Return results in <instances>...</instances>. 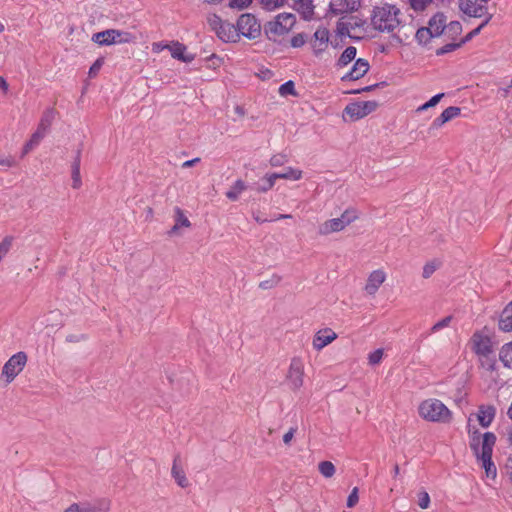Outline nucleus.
<instances>
[{"label":"nucleus","mask_w":512,"mask_h":512,"mask_svg":"<svg viewBox=\"0 0 512 512\" xmlns=\"http://www.w3.org/2000/svg\"><path fill=\"white\" fill-rule=\"evenodd\" d=\"M400 15L401 11L395 5L385 3L375 6L371 14V25L381 33L392 34L402 24Z\"/></svg>","instance_id":"1"},{"label":"nucleus","mask_w":512,"mask_h":512,"mask_svg":"<svg viewBox=\"0 0 512 512\" xmlns=\"http://www.w3.org/2000/svg\"><path fill=\"white\" fill-rule=\"evenodd\" d=\"M418 413L429 422L450 423L452 420V412L442 401L435 398L423 400L418 406Z\"/></svg>","instance_id":"2"},{"label":"nucleus","mask_w":512,"mask_h":512,"mask_svg":"<svg viewBox=\"0 0 512 512\" xmlns=\"http://www.w3.org/2000/svg\"><path fill=\"white\" fill-rule=\"evenodd\" d=\"M496 442V436L492 432H486L483 435L481 455L477 456V460L482 462L486 476L494 479L497 475V469L492 462V451Z\"/></svg>","instance_id":"3"},{"label":"nucleus","mask_w":512,"mask_h":512,"mask_svg":"<svg viewBox=\"0 0 512 512\" xmlns=\"http://www.w3.org/2000/svg\"><path fill=\"white\" fill-rule=\"evenodd\" d=\"M296 23V17L292 13H280L275 17L274 21H270L265 25V33L271 36H281L288 33Z\"/></svg>","instance_id":"4"},{"label":"nucleus","mask_w":512,"mask_h":512,"mask_svg":"<svg viewBox=\"0 0 512 512\" xmlns=\"http://www.w3.org/2000/svg\"><path fill=\"white\" fill-rule=\"evenodd\" d=\"M237 33L249 39H255L261 34V25L253 14H242L236 24Z\"/></svg>","instance_id":"5"},{"label":"nucleus","mask_w":512,"mask_h":512,"mask_svg":"<svg viewBox=\"0 0 512 512\" xmlns=\"http://www.w3.org/2000/svg\"><path fill=\"white\" fill-rule=\"evenodd\" d=\"M27 354L23 351L12 355L4 364L2 375L5 376L8 383L12 382L16 376L24 369L27 363Z\"/></svg>","instance_id":"6"},{"label":"nucleus","mask_w":512,"mask_h":512,"mask_svg":"<svg viewBox=\"0 0 512 512\" xmlns=\"http://www.w3.org/2000/svg\"><path fill=\"white\" fill-rule=\"evenodd\" d=\"M378 107V102L376 101H356L349 103L345 109L344 113L350 117L352 121L360 120L367 115L374 112Z\"/></svg>","instance_id":"7"},{"label":"nucleus","mask_w":512,"mask_h":512,"mask_svg":"<svg viewBox=\"0 0 512 512\" xmlns=\"http://www.w3.org/2000/svg\"><path fill=\"white\" fill-rule=\"evenodd\" d=\"M487 0H458V6L462 13L469 17H487L488 9L485 3Z\"/></svg>","instance_id":"8"},{"label":"nucleus","mask_w":512,"mask_h":512,"mask_svg":"<svg viewBox=\"0 0 512 512\" xmlns=\"http://www.w3.org/2000/svg\"><path fill=\"white\" fill-rule=\"evenodd\" d=\"M304 377V364L300 358H293L291 360L287 380L292 390H298L303 386Z\"/></svg>","instance_id":"9"},{"label":"nucleus","mask_w":512,"mask_h":512,"mask_svg":"<svg viewBox=\"0 0 512 512\" xmlns=\"http://www.w3.org/2000/svg\"><path fill=\"white\" fill-rule=\"evenodd\" d=\"M329 37V30L325 27H319L314 32L310 44L316 56H319L322 52L326 50L329 43Z\"/></svg>","instance_id":"10"},{"label":"nucleus","mask_w":512,"mask_h":512,"mask_svg":"<svg viewBox=\"0 0 512 512\" xmlns=\"http://www.w3.org/2000/svg\"><path fill=\"white\" fill-rule=\"evenodd\" d=\"M359 8V0H331L329 4V10L335 15L354 12Z\"/></svg>","instance_id":"11"},{"label":"nucleus","mask_w":512,"mask_h":512,"mask_svg":"<svg viewBox=\"0 0 512 512\" xmlns=\"http://www.w3.org/2000/svg\"><path fill=\"white\" fill-rule=\"evenodd\" d=\"M370 65L366 59L359 58L355 61L352 68L341 77L342 81H356L362 78L368 71Z\"/></svg>","instance_id":"12"},{"label":"nucleus","mask_w":512,"mask_h":512,"mask_svg":"<svg viewBox=\"0 0 512 512\" xmlns=\"http://www.w3.org/2000/svg\"><path fill=\"white\" fill-rule=\"evenodd\" d=\"M473 351L480 356H488L492 353V342L488 336L475 333L472 336Z\"/></svg>","instance_id":"13"},{"label":"nucleus","mask_w":512,"mask_h":512,"mask_svg":"<svg viewBox=\"0 0 512 512\" xmlns=\"http://www.w3.org/2000/svg\"><path fill=\"white\" fill-rule=\"evenodd\" d=\"M337 338V334L330 328L319 330L313 339V347L317 351L323 349Z\"/></svg>","instance_id":"14"},{"label":"nucleus","mask_w":512,"mask_h":512,"mask_svg":"<svg viewBox=\"0 0 512 512\" xmlns=\"http://www.w3.org/2000/svg\"><path fill=\"white\" fill-rule=\"evenodd\" d=\"M386 279V274L382 270H374L370 273L367 283L365 285V291L369 295H374L379 287L383 284Z\"/></svg>","instance_id":"15"},{"label":"nucleus","mask_w":512,"mask_h":512,"mask_svg":"<svg viewBox=\"0 0 512 512\" xmlns=\"http://www.w3.org/2000/svg\"><path fill=\"white\" fill-rule=\"evenodd\" d=\"M496 415V408L493 405H480L478 408L477 419L483 428L491 425Z\"/></svg>","instance_id":"16"},{"label":"nucleus","mask_w":512,"mask_h":512,"mask_svg":"<svg viewBox=\"0 0 512 512\" xmlns=\"http://www.w3.org/2000/svg\"><path fill=\"white\" fill-rule=\"evenodd\" d=\"M165 48H167L170 51L171 56L173 58L180 60L182 62L190 63L195 58L193 54H187L186 46L179 42H174L171 45H166Z\"/></svg>","instance_id":"17"},{"label":"nucleus","mask_w":512,"mask_h":512,"mask_svg":"<svg viewBox=\"0 0 512 512\" xmlns=\"http://www.w3.org/2000/svg\"><path fill=\"white\" fill-rule=\"evenodd\" d=\"M81 512H109L110 503L106 499L96 500L94 502H79Z\"/></svg>","instance_id":"18"},{"label":"nucleus","mask_w":512,"mask_h":512,"mask_svg":"<svg viewBox=\"0 0 512 512\" xmlns=\"http://www.w3.org/2000/svg\"><path fill=\"white\" fill-rule=\"evenodd\" d=\"M345 229L343 221L340 218H333L325 221L319 225L318 232L320 235H329L334 232H339Z\"/></svg>","instance_id":"19"},{"label":"nucleus","mask_w":512,"mask_h":512,"mask_svg":"<svg viewBox=\"0 0 512 512\" xmlns=\"http://www.w3.org/2000/svg\"><path fill=\"white\" fill-rule=\"evenodd\" d=\"M446 27V16L443 13H436L428 22V28L435 37L444 33Z\"/></svg>","instance_id":"20"},{"label":"nucleus","mask_w":512,"mask_h":512,"mask_svg":"<svg viewBox=\"0 0 512 512\" xmlns=\"http://www.w3.org/2000/svg\"><path fill=\"white\" fill-rule=\"evenodd\" d=\"M313 0H297L294 9L301 14L304 20H311L314 16Z\"/></svg>","instance_id":"21"},{"label":"nucleus","mask_w":512,"mask_h":512,"mask_svg":"<svg viewBox=\"0 0 512 512\" xmlns=\"http://www.w3.org/2000/svg\"><path fill=\"white\" fill-rule=\"evenodd\" d=\"M171 475L181 488L189 486V481L182 467L179 465V456H176L171 468Z\"/></svg>","instance_id":"22"},{"label":"nucleus","mask_w":512,"mask_h":512,"mask_svg":"<svg viewBox=\"0 0 512 512\" xmlns=\"http://www.w3.org/2000/svg\"><path fill=\"white\" fill-rule=\"evenodd\" d=\"M216 34L221 40L225 42L235 41V39L238 37L235 25L228 22H223L219 29L216 31Z\"/></svg>","instance_id":"23"},{"label":"nucleus","mask_w":512,"mask_h":512,"mask_svg":"<svg viewBox=\"0 0 512 512\" xmlns=\"http://www.w3.org/2000/svg\"><path fill=\"white\" fill-rule=\"evenodd\" d=\"M114 34L117 35L116 29H107L93 34L92 41L101 46L112 45L115 44Z\"/></svg>","instance_id":"24"},{"label":"nucleus","mask_w":512,"mask_h":512,"mask_svg":"<svg viewBox=\"0 0 512 512\" xmlns=\"http://www.w3.org/2000/svg\"><path fill=\"white\" fill-rule=\"evenodd\" d=\"M498 327L503 332L512 331V301L503 309L498 322Z\"/></svg>","instance_id":"25"},{"label":"nucleus","mask_w":512,"mask_h":512,"mask_svg":"<svg viewBox=\"0 0 512 512\" xmlns=\"http://www.w3.org/2000/svg\"><path fill=\"white\" fill-rule=\"evenodd\" d=\"M80 161H81V150L78 149L76 152L75 159L71 165L72 187L74 189H78L82 185L81 176H80Z\"/></svg>","instance_id":"26"},{"label":"nucleus","mask_w":512,"mask_h":512,"mask_svg":"<svg viewBox=\"0 0 512 512\" xmlns=\"http://www.w3.org/2000/svg\"><path fill=\"white\" fill-rule=\"evenodd\" d=\"M483 435L484 434H481L478 429H475L473 431L469 430V446L473 451L475 457L481 455Z\"/></svg>","instance_id":"27"},{"label":"nucleus","mask_w":512,"mask_h":512,"mask_svg":"<svg viewBox=\"0 0 512 512\" xmlns=\"http://www.w3.org/2000/svg\"><path fill=\"white\" fill-rule=\"evenodd\" d=\"M191 223L189 219L185 216L182 209L179 207L175 208V224L171 228V230L168 232L169 235L175 234L180 227H190Z\"/></svg>","instance_id":"28"},{"label":"nucleus","mask_w":512,"mask_h":512,"mask_svg":"<svg viewBox=\"0 0 512 512\" xmlns=\"http://www.w3.org/2000/svg\"><path fill=\"white\" fill-rule=\"evenodd\" d=\"M357 49L354 46H348L340 55L336 62L338 68H343L352 62L356 57Z\"/></svg>","instance_id":"29"},{"label":"nucleus","mask_w":512,"mask_h":512,"mask_svg":"<svg viewBox=\"0 0 512 512\" xmlns=\"http://www.w3.org/2000/svg\"><path fill=\"white\" fill-rule=\"evenodd\" d=\"M247 189V185L241 179H238L230 190L226 192V197L231 201H236L239 195Z\"/></svg>","instance_id":"30"},{"label":"nucleus","mask_w":512,"mask_h":512,"mask_svg":"<svg viewBox=\"0 0 512 512\" xmlns=\"http://www.w3.org/2000/svg\"><path fill=\"white\" fill-rule=\"evenodd\" d=\"M274 179H290V180H299L302 178V171L299 169H295L292 167L285 168L284 172L281 173H273Z\"/></svg>","instance_id":"31"},{"label":"nucleus","mask_w":512,"mask_h":512,"mask_svg":"<svg viewBox=\"0 0 512 512\" xmlns=\"http://www.w3.org/2000/svg\"><path fill=\"white\" fill-rule=\"evenodd\" d=\"M499 357L505 367L512 369V342L505 344L501 348Z\"/></svg>","instance_id":"32"},{"label":"nucleus","mask_w":512,"mask_h":512,"mask_svg":"<svg viewBox=\"0 0 512 512\" xmlns=\"http://www.w3.org/2000/svg\"><path fill=\"white\" fill-rule=\"evenodd\" d=\"M44 138L42 131H35L30 140L24 145L22 151V157L28 154L34 147H36L40 141Z\"/></svg>","instance_id":"33"},{"label":"nucleus","mask_w":512,"mask_h":512,"mask_svg":"<svg viewBox=\"0 0 512 512\" xmlns=\"http://www.w3.org/2000/svg\"><path fill=\"white\" fill-rule=\"evenodd\" d=\"M53 119H54V110L49 109V110L45 111L36 131H42L43 135L45 136L47 130L51 126Z\"/></svg>","instance_id":"34"},{"label":"nucleus","mask_w":512,"mask_h":512,"mask_svg":"<svg viewBox=\"0 0 512 512\" xmlns=\"http://www.w3.org/2000/svg\"><path fill=\"white\" fill-rule=\"evenodd\" d=\"M441 265L442 261L439 259L428 261L423 267L422 277L424 279L430 278L432 274L441 267Z\"/></svg>","instance_id":"35"},{"label":"nucleus","mask_w":512,"mask_h":512,"mask_svg":"<svg viewBox=\"0 0 512 512\" xmlns=\"http://www.w3.org/2000/svg\"><path fill=\"white\" fill-rule=\"evenodd\" d=\"M275 181H276V179L273 178V173L266 174L265 177L262 179V182L259 184H256L254 189L257 192H261V193L267 192L274 186Z\"/></svg>","instance_id":"36"},{"label":"nucleus","mask_w":512,"mask_h":512,"mask_svg":"<svg viewBox=\"0 0 512 512\" xmlns=\"http://www.w3.org/2000/svg\"><path fill=\"white\" fill-rule=\"evenodd\" d=\"M435 37L428 27H421L417 30L415 38L419 44H427L431 38Z\"/></svg>","instance_id":"37"},{"label":"nucleus","mask_w":512,"mask_h":512,"mask_svg":"<svg viewBox=\"0 0 512 512\" xmlns=\"http://www.w3.org/2000/svg\"><path fill=\"white\" fill-rule=\"evenodd\" d=\"M493 15L487 14V17L484 19V21L475 29H473L471 32H469L463 39H461L462 45L468 41H470L473 37L478 35L480 31L491 21Z\"/></svg>","instance_id":"38"},{"label":"nucleus","mask_w":512,"mask_h":512,"mask_svg":"<svg viewBox=\"0 0 512 512\" xmlns=\"http://www.w3.org/2000/svg\"><path fill=\"white\" fill-rule=\"evenodd\" d=\"M359 217L358 212L354 208L346 209L341 216L339 217L341 221H343V225L346 227Z\"/></svg>","instance_id":"39"},{"label":"nucleus","mask_w":512,"mask_h":512,"mask_svg":"<svg viewBox=\"0 0 512 512\" xmlns=\"http://www.w3.org/2000/svg\"><path fill=\"white\" fill-rule=\"evenodd\" d=\"M319 472L326 478H330L335 474V466L330 461H322L318 465Z\"/></svg>","instance_id":"40"},{"label":"nucleus","mask_w":512,"mask_h":512,"mask_svg":"<svg viewBox=\"0 0 512 512\" xmlns=\"http://www.w3.org/2000/svg\"><path fill=\"white\" fill-rule=\"evenodd\" d=\"M411 9L415 12H423L433 3V0H407Z\"/></svg>","instance_id":"41"},{"label":"nucleus","mask_w":512,"mask_h":512,"mask_svg":"<svg viewBox=\"0 0 512 512\" xmlns=\"http://www.w3.org/2000/svg\"><path fill=\"white\" fill-rule=\"evenodd\" d=\"M279 94L281 96H287V95H293V96H296L297 95V92L295 90V85H294V82L292 80H289L285 83H283L280 87H279Z\"/></svg>","instance_id":"42"},{"label":"nucleus","mask_w":512,"mask_h":512,"mask_svg":"<svg viewBox=\"0 0 512 512\" xmlns=\"http://www.w3.org/2000/svg\"><path fill=\"white\" fill-rule=\"evenodd\" d=\"M287 0H260L261 5L268 11H273L285 5Z\"/></svg>","instance_id":"43"},{"label":"nucleus","mask_w":512,"mask_h":512,"mask_svg":"<svg viewBox=\"0 0 512 512\" xmlns=\"http://www.w3.org/2000/svg\"><path fill=\"white\" fill-rule=\"evenodd\" d=\"M14 238L12 236H6L2 242H0V261L7 255L12 247Z\"/></svg>","instance_id":"44"},{"label":"nucleus","mask_w":512,"mask_h":512,"mask_svg":"<svg viewBox=\"0 0 512 512\" xmlns=\"http://www.w3.org/2000/svg\"><path fill=\"white\" fill-rule=\"evenodd\" d=\"M461 31V23L459 21H451L448 25H446L444 33H446L449 36H456L459 35Z\"/></svg>","instance_id":"45"},{"label":"nucleus","mask_w":512,"mask_h":512,"mask_svg":"<svg viewBox=\"0 0 512 512\" xmlns=\"http://www.w3.org/2000/svg\"><path fill=\"white\" fill-rule=\"evenodd\" d=\"M461 113V109L456 106H450L446 108L440 115L445 119L447 122L456 118Z\"/></svg>","instance_id":"46"},{"label":"nucleus","mask_w":512,"mask_h":512,"mask_svg":"<svg viewBox=\"0 0 512 512\" xmlns=\"http://www.w3.org/2000/svg\"><path fill=\"white\" fill-rule=\"evenodd\" d=\"M336 30H337L338 35H340L341 37H346V36L351 37L350 30H352V29H351L348 21H344L343 19H340L337 22Z\"/></svg>","instance_id":"47"},{"label":"nucleus","mask_w":512,"mask_h":512,"mask_svg":"<svg viewBox=\"0 0 512 512\" xmlns=\"http://www.w3.org/2000/svg\"><path fill=\"white\" fill-rule=\"evenodd\" d=\"M462 46V43L461 41L459 42H452V43H448L440 48H438L436 50V55L438 56H441V55H444V54H447V53H450L458 48H460Z\"/></svg>","instance_id":"48"},{"label":"nucleus","mask_w":512,"mask_h":512,"mask_svg":"<svg viewBox=\"0 0 512 512\" xmlns=\"http://www.w3.org/2000/svg\"><path fill=\"white\" fill-rule=\"evenodd\" d=\"M443 97H444V93H439V94L434 95L429 101H427L423 105L419 106L417 111L421 112V111L427 110L428 108L434 107L435 105H437L439 103V101Z\"/></svg>","instance_id":"49"},{"label":"nucleus","mask_w":512,"mask_h":512,"mask_svg":"<svg viewBox=\"0 0 512 512\" xmlns=\"http://www.w3.org/2000/svg\"><path fill=\"white\" fill-rule=\"evenodd\" d=\"M116 32H117V35L114 34L115 44L129 43L134 40V36L129 32L120 31V30H116Z\"/></svg>","instance_id":"50"},{"label":"nucleus","mask_w":512,"mask_h":512,"mask_svg":"<svg viewBox=\"0 0 512 512\" xmlns=\"http://www.w3.org/2000/svg\"><path fill=\"white\" fill-rule=\"evenodd\" d=\"M281 281V277L278 276V275H273L271 279L269 280H264V281H261L259 283V287L261 289H271L273 288L274 286L278 285Z\"/></svg>","instance_id":"51"},{"label":"nucleus","mask_w":512,"mask_h":512,"mask_svg":"<svg viewBox=\"0 0 512 512\" xmlns=\"http://www.w3.org/2000/svg\"><path fill=\"white\" fill-rule=\"evenodd\" d=\"M383 349H376L375 351L371 352L368 356V361L370 365H377L381 362L383 358Z\"/></svg>","instance_id":"52"},{"label":"nucleus","mask_w":512,"mask_h":512,"mask_svg":"<svg viewBox=\"0 0 512 512\" xmlns=\"http://www.w3.org/2000/svg\"><path fill=\"white\" fill-rule=\"evenodd\" d=\"M307 37L304 33H298L292 37L290 43L294 48L302 47L306 43Z\"/></svg>","instance_id":"53"},{"label":"nucleus","mask_w":512,"mask_h":512,"mask_svg":"<svg viewBox=\"0 0 512 512\" xmlns=\"http://www.w3.org/2000/svg\"><path fill=\"white\" fill-rule=\"evenodd\" d=\"M384 86H386V82H380V83H376L373 85L365 86L361 89H354V90L348 91L347 94H360L363 92H370L378 87H384Z\"/></svg>","instance_id":"54"},{"label":"nucleus","mask_w":512,"mask_h":512,"mask_svg":"<svg viewBox=\"0 0 512 512\" xmlns=\"http://www.w3.org/2000/svg\"><path fill=\"white\" fill-rule=\"evenodd\" d=\"M207 22H208L209 26L211 27V29L214 30L215 32L219 29V27L223 23L221 18L216 14L209 15L207 17Z\"/></svg>","instance_id":"55"},{"label":"nucleus","mask_w":512,"mask_h":512,"mask_svg":"<svg viewBox=\"0 0 512 512\" xmlns=\"http://www.w3.org/2000/svg\"><path fill=\"white\" fill-rule=\"evenodd\" d=\"M452 320V316H447L445 318H443L442 320L436 322L432 327H431V333H435L447 326H449L450 322Z\"/></svg>","instance_id":"56"},{"label":"nucleus","mask_w":512,"mask_h":512,"mask_svg":"<svg viewBox=\"0 0 512 512\" xmlns=\"http://www.w3.org/2000/svg\"><path fill=\"white\" fill-rule=\"evenodd\" d=\"M430 504V496L426 491H422L418 494V505L422 509H426Z\"/></svg>","instance_id":"57"},{"label":"nucleus","mask_w":512,"mask_h":512,"mask_svg":"<svg viewBox=\"0 0 512 512\" xmlns=\"http://www.w3.org/2000/svg\"><path fill=\"white\" fill-rule=\"evenodd\" d=\"M253 0H229V7L237 9L247 8Z\"/></svg>","instance_id":"58"},{"label":"nucleus","mask_w":512,"mask_h":512,"mask_svg":"<svg viewBox=\"0 0 512 512\" xmlns=\"http://www.w3.org/2000/svg\"><path fill=\"white\" fill-rule=\"evenodd\" d=\"M358 500H359V497H358V488H357V487H355V488H353V490L351 491V493H350V494H349V496H348V499H347V506H348L349 508L354 507V506L357 504Z\"/></svg>","instance_id":"59"},{"label":"nucleus","mask_w":512,"mask_h":512,"mask_svg":"<svg viewBox=\"0 0 512 512\" xmlns=\"http://www.w3.org/2000/svg\"><path fill=\"white\" fill-rule=\"evenodd\" d=\"M103 59L102 58H98L93 64L92 66L90 67L89 69V76L90 77H95L99 70L101 69L102 65H103Z\"/></svg>","instance_id":"60"},{"label":"nucleus","mask_w":512,"mask_h":512,"mask_svg":"<svg viewBox=\"0 0 512 512\" xmlns=\"http://www.w3.org/2000/svg\"><path fill=\"white\" fill-rule=\"evenodd\" d=\"M286 156L282 154H277L271 157L270 164L273 167L282 166L286 162Z\"/></svg>","instance_id":"61"},{"label":"nucleus","mask_w":512,"mask_h":512,"mask_svg":"<svg viewBox=\"0 0 512 512\" xmlns=\"http://www.w3.org/2000/svg\"><path fill=\"white\" fill-rule=\"evenodd\" d=\"M447 121L445 119H443V117L441 115H439L436 119H434V121L432 122V124L430 125L429 129H428V132L431 133L432 131L434 130H437L439 129L440 127H442Z\"/></svg>","instance_id":"62"},{"label":"nucleus","mask_w":512,"mask_h":512,"mask_svg":"<svg viewBox=\"0 0 512 512\" xmlns=\"http://www.w3.org/2000/svg\"><path fill=\"white\" fill-rule=\"evenodd\" d=\"M86 339L87 337L84 334H70L66 337V342L77 343Z\"/></svg>","instance_id":"63"},{"label":"nucleus","mask_w":512,"mask_h":512,"mask_svg":"<svg viewBox=\"0 0 512 512\" xmlns=\"http://www.w3.org/2000/svg\"><path fill=\"white\" fill-rule=\"evenodd\" d=\"M498 94L502 98H507L509 95H512V78H511L510 85H508L507 87L500 88L498 90Z\"/></svg>","instance_id":"64"}]
</instances>
